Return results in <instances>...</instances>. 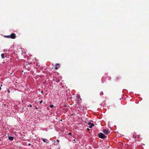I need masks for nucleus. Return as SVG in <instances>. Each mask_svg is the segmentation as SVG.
<instances>
[{
  "mask_svg": "<svg viewBox=\"0 0 149 149\" xmlns=\"http://www.w3.org/2000/svg\"><path fill=\"white\" fill-rule=\"evenodd\" d=\"M98 136L99 138L102 139H104L106 137L105 135L102 133H99Z\"/></svg>",
  "mask_w": 149,
  "mask_h": 149,
  "instance_id": "1",
  "label": "nucleus"
},
{
  "mask_svg": "<svg viewBox=\"0 0 149 149\" xmlns=\"http://www.w3.org/2000/svg\"><path fill=\"white\" fill-rule=\"evenodd\" d=\"M10 38L12 39H15L16 38L15 34L14 33H12L10 35Z\"/></svg>",
  "mask_w": 149,
  "mask_h": 149,
  "instance_id": "2",
  "label": "nucleus"
},
{
  "mask_svg": "<svg viewBox=\"0 0 149 149\" xmlns=\"http://www.w3.org/2000/svg\"><path fill=\"white\" fill-rule=\"evenodd\" d=\"M102 132L105 134H108L109 132L108 130L106 129L103 130Z\"/></svg>",
  "mask_w": 149,
  "mask_h": 149,
  "instance_id": "3",
  "label": "nucleus"
},
{
  "mask_svg": "<svg viewBox=\"0 0 149 149\" xmlns=\"http://www.w3.org/2000/svg\"><path fill=\"white\" fill-rule=\"evenodd\" d=\"M60 65L58 64H57L56 65V67L55 68V69H57L59 67Z\"/></svg>",
  "mask_w": 149,
  "mask_h": 149,
  "instance_id": "4",
  "label": "nucleus"
},
{
  "mask_svg": "<svg viewBox=\"0 0 149 149\" xmlns=\"http://www.w3.org/2000/svg\"><path fill=\"white\" fill-rule=\"evenodd\" d=\"M42 140L43 141V142L45 143H48V141L47 139H42Z\"/></svg>",
  "mask_w": 149,
  "mask_h": 149,
  "instance_id": "5",
  "label": "nucleus"
},
{
  "mask_svg": "<svg viewBox=\"0 0 149 149\" xmlns=\"http://www.w3.org/2000/svg\"><path fill=\"white\" fill-rule=\"evenodd\" d=\"M14 138L13 136H8V139L9 140H13Z\"/></svg>",
  "mask_w": 149,
  "mask_h": 149,
  "instance_id": "6",
  "label": "nucleus"
},
{
  "mask_svg": "<svg viewBox=\"0 0 149 149\" xmlns=\"http://www.w3.org/2000/svg\"><path fill=\"white\" fill-rule=\"evenodd\" d=\"M94 126V124L93 123H92L91 124V125L89 126V127L90 128H91L93 126Z\"/></svg>",
  "mask_w": 149,
  "mask_h": 149,
  "instance_id": "7",
  "label": "nucleus"
},
{
  "mask_svg": "<svg viewBox=\"0 0 149 149\" xmlns=\"http://www.w3.org/2000/svg\"><path fill=\"white\" fill-rule=\"evenodd\" d=\"M1 58L3 59L5 58V57L4 56V54L3 53L1 55Z\"/></svg>",
  "mask_w": 149,
  "mask_h": 149,
  "instance_id": "8",
  "label": "nucleus"
},
{
  "mask_svg": "<svg viewBox=\"0 0 149 149\" xmlns=\"http://www.w3.org/2000/svg\"><path fill=\"white\" fill-rule=\"evenodd\" d=\"M4 37H6V38H10V35H8V36H4Z\"/></svg>",
  "mask_w": 149,
  "mask_h": 149,
  "instance_id": "9",
  "label": "nucleus"
},
{
  "mask_svg": "<svg viewBox=\"0 0 149 149\" xmlns=\"http://www.w3.org/2000/svg\"><path fill=\"white\" fill-rule=\"evenodd\" d=\"M50 107L51 108H52L54 107V105H53V104H50Z\"/></svg>",
  "mask_w": 149,
  "mask_h": 149,
  "instance_id": "10",
  "label": "nucleus"
},
{
  "mask_svg": "<svg viewBox=\"0 0 149 149\" xmlns=\"http://www.w3.org/2000/svg\"><path fill=\"white\" fill-rule=\"evenodd\" d=\"M104 93L103 92H101L100 93V95H103Z\"/></svg>",
  "mask_w": 149,
  "mask_h": 149,
  "instance_id": "11",
  "label": "nucleus"
},
{
  "mask_svg": "<svg viewBox=\"0 0 149 149\" xmlns=\"http://www.w3.org/2000/svg\"><path fill=\"white\" fill-rule=\"evenodd\" d=\"M116 79L117 80H118L119 79H120V77H116Z\"/></svg>",
  "mask_w": 149,
  "mask_h": 149,
  "instance_id": "12",
  "label": "nucleus"
},
{
  "mask_svg": "<svg viewBox=\"0 0 149 149\" xmlns=\"http://www.w3.org/2000/svg\"><path fill=\"white\" fill-rule=\"evenodd\" d=\"M91 123L90 122H89L88 123V125H91Z\"/></svg>",
  "mask_w": 149,
  "mask_h": 149,
  "instance_id": "13",
  "label": "nucleus"
},
{
  "mask_svg": "<svg viewBox=\"0 0 149 149\" xmlns=\"http://www.w3.org/2000/svg\"><path fill=\"white\" fill-rule=\"evenodd\" d=\"M29 107H32V106L31 105V104H29V105L28 106Z\"/></svg>",
  "mask_w": 149,
  "mask_h": 149,
  "instance_id": "14",
  "label": "nucleus"
},
{
  "mask_svg": "<svg viewBox=\"0 0 149 149\" xmlns=\"http://www.w3.org/2000/svg\"><path fill=\"white\" fill-rule=\"evenodd\" d=\"M42 102V100H41L40 101V103H41Z\"/></svg>",
  "mask_w": 149,
  "mask_h": 149,
  "instance_id": "15",
  "label": "nucleus"
},
{
  "mask_svg": "<svg viewBox=\"0 0 149 149\" xmlns=\"http://www.w3.org/2000/svg\"><path fill=\"white\" fill-rule=\"evenodd\" d=\"M8 93H10V91L9 90H8Z\"/></svg>",
  "mask_w": 149,
  "mask_h": 149,
  "instance_id": "16",
  "label": "nucleus"
},
{
  "mask_svg": "<svg viewBox=\"0 0 149 149\" xmlns=\"http://www.w3.org/2000/svg\"><path fill=\"white\" fill-rule=\"evenodd\" d=\"M133 138H136V136H134V135L133 136Z\"/></svg>",
  "mask_w": 149,
  "mask_h": 149,
  "instance_id": "17",
  "label": "nucleus"
},
{
  "mask_svg": "<svg viewBox=\"0 0 149 149\" xmlns=\"http://www.w3.org/2000/svg\"><path fill=\"white\" fill-rule=\"evenodd\" d=\"M28 145L29 146H30L31 145V144H30V143H29V144H28Z\"/></svg>",
  "mask_w": 149,
  "mask_h": 149,
  "instance_id": "18",
  "label": "nucleus"
},
{
  "mask_svg": "<svg viewBox=\"0 0 149 149\" xmlns=\"http://www.w3.org/2000/svg\"><path fill=\"white\" fill-rule=\"evenodd\" d=\"M69 135H71V133H69Z\"/></svg>",
  "mask_w": 149,
  "mask_h": 149,
  "instance_id": "19",
  "label": "nucleus"
},
{
  "mask_svg": "<svg viewBox=\"0 0 149 149\" xmlns=\"http://www.w3.org/2000/svg\"><path fill=\"white\" fill-rule=\"evenodd\" d=\"M87 130H90V129H89V128H87Z\"/></svg>",
  "mask_w": 149,
  "mask_h": 149,
  "instance_id": "20",
  "label": "nucleus"
},
{
  "mask_svg": "<svg viewBox=\"0 0 149 149\" xmlns=\"http://www.w3.org/2000/svg\"><path fill=\"white\" fill-rule=\"evenodd\" d=\"M139 135H138V138H139Z\"/></svg>",
  "mask_w": 149,
  "mask_h": 149,
  "instance_id": "21",
  "label": "nucleus"
},
{
  "mask_svg": "<svg viewBox=\"0 0 149 149\" xmlns=\"http://www.w3.org/2000/svg\"><path fill=\"white\" fill-rule=\"evenodd\" d=\"M75 141V139H74L73 140V141Z\"/></svg>",
  "mask_w": 149,
  "mask_h": 149,
  "instance_id": "22",
  "label": "nucleus"
},
{
  "mask_svg": "<svg viewBox=\"0 0 149 149\" xmlns=\"http://www.w3.org/2000/svg\"><path fill=\"white\" fill-rule=\"evenodd\" d=\"M1 88L0 87V90L1 89Z\"/></svg>",
  "mask_w": 149,
  "mask_h": 149,
  "instance_id": "23",
  "label": "nucleus"
},
{
  "mask_svg": "<svg viewBox=\"0 0 149 149\" xmlns=\"http://www.w3.org/2000/svg\"><path fill=\"white\" fill-rule=\"evenodd\" d=\"M57 141H59V140H57Z\"/></svg>",
  "mask_w": 149,
  "mask_h": 149,
  "instance_id": "24",
  "label": "nucleus"
},
{
  "mask_svg": "<svg viewBox=\"0 0 149 149\" xmlns=\"http://www.w3.org/2000/svg\"><path fill=\"white\" fill-rule=\"evenodd\" d=\"M54 145H56L55 143H54Z\"/></svg>",
  "mask_w": 149,
  "mask_h": 149,
  "instance_id": "25",
  "label": "nucleus"
},
{
  "mask_svg": "<svg viewBox=\"0 0 149 149\" xmlns=\"http://www.w3.org/2000/svg\"><path fill=\"white\" fill-rule=\"evenodd\" d=\"M41 93H43V92H42H42H41Z\"/></svg>",
  "mask_w": 149,
  "mask_h": 149,
  "instance_id": "26",
  "label": "nucleus"
},
{
  "mask_svg": "<svg viewBox=\"0 0 149 149\" xmlns=\"http://www.w3.org/2000/svg\"><path fill=\"white\" fill-rule=\"evenodd\" d=\"M36 109H37V107H36Z\"/></svg>",
  "mask_w": 149,
  "mask_h": 149,
  "instance_id": "27",
  "label": "nucleus"
}]
</instances>
